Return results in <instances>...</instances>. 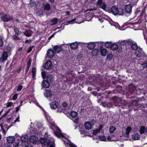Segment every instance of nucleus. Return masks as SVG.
<instances>
[{
  "label": "nucleus",
  "mask_w": 147,
  "mask_h": 147,
  "mask_svg": "<svg viewBox=\"0 0 147 147\" xmlns=\"http://www.w3.org/2000/svg\"><path fill=\"white\" fill-rule=\"evenodd\" d=\"M45 115L49 123L52 125L50 128L52 129L53 130L55 131L54 132L55 135L58 137H61L65 139V140H63L66 145V147H67L68 146L70 147H77L75 145L72 143L68 139L69 137L68 135L61 133V131L56 126L53 122H52V119L47 113H45Z\"/></svg>",
  "instance_id": "1"
},
{
  "label": "nucleus",
  "mask_w": 147,
  "mask_h": 147,
  "mask_svg": "<svg viewBox=\"0 0 147 147\" xmlns=\"http://www.w3.org/2000/svg\"><path fill=\"white\" fill-rule=\"evenodd\" d=\"M52 139H51V138L50 139L49 138H47V139L42 138L40 139V141L43 147H54L53 144V140Z\"/></svg>",
  "instance_id": "2"
},
{
  "label": "nucleus",
  "mask_w": 147,
  "mask_h": 147,
  "mask_svg": "<svg viewBox=\"0 0 147 147\" xmlns=\"http://www.w3.org/2000/svg\"><path fill=\"white\" fill-rule=\"evenodd\" d=\"M98 19L101 23L104 20H107L111 26H113L116 28H118L119 29H120L119 24L117 22H115L113 21L109 17L106 16V17L105 18H98Z\"/></svg>",
  "instance_id": "3"
},
{
  "label": "nucleus",
  "mask_w": 147,
  "mask_h": 147,
  "mask_svg": "<svg viewBox=\"0 0 147 147\" xmlns=\"http://www.w3.org/2000/svg\"><path fill=\"white\" fill-rule=\"evenodd\" d=\"M111 11L115 15H122L124 14V11L122 9H120L119 10L116 7L113 6L111 8Z\"/></svg>",
  "instance_id": "4"
},
{
  "label": "nucleus",
  "mask_w": 147,
  "mask_h": 147,
  "mask_svg": "<svg viewBox=\"0 0 147 147\" xmlns=\"http://www.w3.org/2000/svg\"><path fill=\"white\" fill-rule=\"evenodd\" d=\"M28 140V137L27 135H25L22 136L21 138V145L23 147L26 146V144Z\"/></svg>",
  "instance_id": "5"
},
{
  "label": "nucleus",
  "mask_w": 147,
  "mask_h": 147,
  "mask_svg": "<svg viewBox=\"0 0 147 147\" xmlns=\"http://www.w3.org/2000/svg\"><path fill=\"white\" fill-rule=\"evenodd\" d=\"M96 4L98 7L106 11L107 6L105 2H102V0H98L96 3Z\"/></svg>",
  "instance_id": "6"
},
{
  "label": "nucleus",
  "mask_w": 147,
  "mask_h": 147,
  "mask_svg": "<svg viewBox=\"0 0 147 147\" xmlns=\"http://www.w3.org/2000/svg\"><path fill=\"white\" fill-rule=\"evenodd\" d=\"M133 6L131 4H127L125 5L124 9L126 13L130 14L132 12V9Z\"/></svg>",
  "instance_id": "7"
},
{
  "label": "nucleus",
  "mask_w": 147,
  "mask_h": 147,
  "mask_svg": "<svg viewBox=\"0 0 147 147\" xmlns=\"http://www.w3.org/2000/svg\"><path fill=\"white\" fill-rule=\"evenodd\" d=\"M1 19L4 22H7L13 20V18L9 15H5L1 17Z\"/></svg>",
  "instance_id": "8"
},
{
  "label": "nucleus",
  "mask_w": 147,
  "mask_h": 147,
  "mask_svg": "<svg viewBox=\"0 0 147 147\" xmlns=\"http://www.w3.org/2000/svg\"><path fill=\"white\" fill-rule=\"evenodd\" d=\"M30 140L31 142L34 144H38V138L35 136H32L30 138Z\"/></svg>",
  "instance_id": "9"
},
{
  "label": "nucleus",
  "mask_w": 147,
  "mask_h": 147,
  "mask_svg": "<svg viewBox=\"0 0 147 147\" xmlns=\"http://www.w3.org/2000/svg\"><path fill=\"white\" fill-rule=\"evenodd\" d=\"M50 107L52 109H55L58 106V103L56 101H53L49 104Z\"/></svg>",
  "instance_id": "10"
},
{
  "label": "nucleus",
  "mask_w": 147,
  "mask_h": 147,
  "mask_svg": "<svg viewBox=\"0 0 147 147\" xmlns=\"http://www.w3.org/2000/svg\"><path fill=\"white\" fill-rule=\"evenodd\" d=\"M55 52L53 50L49 49L47 52V55L48 57L50 58H52L54 56Z\"/></svg>",
  "instance_id": "11"
},
{
  "label": "nucleus",
  "mask_w": 147,
  "mask_h": 147,
  "mask_svg": "<svg viewBox=\"0 0 147 147\" xmlns=\"http://www.w3.org/2000/svg\"><path fill=\"white\" fill-rule=\"evenodd\" d=\"M8 57L7 54L6 52H4L2 54V56L0 59V61L3 62L6 60Z\"/></svg>",
  "instance_id": "12"
},
{
  "label": "nucleus",
  "mask_w": 147,
  "mask_h": 147,
  "mask_svg": "<svg viewBox=\"0 0 147 147\" xmlns=\"http://www.w3.org/2000/svg\"><path fill=\"white\" fill-rule=\"evenodd\" d=\"M131 130V128L130 127H128L125 129V132L124 134V135L125 137L128 138L129 133Z\"/></svg>",
  "instance_id": "13"
},
{
  "label": "nucleus",
  "mask_w": 147,
  "mask_h": 147,
  "mask_svg": "<svg viewBox=\"0 0 147 147\" xmlns=\"http://www.w3.org/2000/svg\"><path fill=\"white\" fill-rule=\"evenodd\" d=\"M143 53L141 49L140 48H138L137 49L135 54L137 57H140L142 56Z\"/></svg>",
  "instance_id": "14"
},
{
  "label": "nucleus",
  "mask_w": 147,
  "mask_h": 147,
  "mask_svg": "<svg viewBox=\"0 0 147 147\" xmlns=\"http://www.w3.org/2000/svg\"><path fill=\"white\" fill-rule=\"evenodd\" d=\"M52 65V64L51 61H48L45 63L44 67L47 69H49Z\"/></svg>",
  "instance_id": "15"
},
{
  "label": "nucleus",
  "mask_w": 147,
  "mask_h": 147,
  "mask_svg": "<svg viewBox=\"0 0 147 147\" xmlns=\"http://www.w3.org/2000/svg\"><path fill=\"white\" fill-rule=\"evenodd\" d=\"M87 44L88 48V49L92 50L96 46V45L94 42H90L88 43H86Z\"/></svg>",
  "instance_id": "16"
},
{
  "label": "nucleus",
  "mask_w": 147,
  "mask_h": 147,
  "mask_svg": "<svg viewBox=\"0 0 147 147\" xmlns=\"http://www.w3.org/2000/svg\"><path fill=\"white\" fill-rule=\"evenodd\" d=\"M54 50L55 52L56 53H59L62 50V49L61 46L56 45L53 47Z\"/></svg>",
  "instance_id": "17"
},
{
  "label": "nucleus",
  "mask_w": 147,
  "mask_h": 147,
  "mask_svg": "<svg viewBox=\"0 0 147 147\" xmlns=\"http://www.w3.org/2000/svg\"><path fill=\"white\" fill-rule=\"evenodd\" d=\"M84 127L87 129L90 130L91 128L92 125L89 122H86L84 123Z\"/></svg>",
  "instance_id": "18"
},
{
  "label": "nucleus",
  "mask_w": 147,
  "mask_h": 147,
  "mask_svg": "<svg viewBox=\"0 0 147 147\" xmlns=\"http://www.w3.org/2000/svg\"><path fill=\"white\" fill-rule=\"evenodd\" d=\"M7 141L9 143H13L15 142V140L13 136H9L7 138Z\"/></svg>",
  "instance_id": "19"
},
{
  "label": "nucleus",
  "mask_w": 147,
  "mask_h": 147,
  "mask_svg": "<svg viewBox=\"0 0 147 147\" xmlns=\"http://www.w3.org/2000/svg\"><path fill=\"white\" fill-rule=\"evenodd\" d=\"M118 48V45L116 43H112L111 49L112 50L115 51Z\"/></svg>",
  "instance_id": "20"
},
{
  "label": "nucleus",
  "mask_w": 147,
  "mask_h": 147,
  "mask_svg": "<svg viewBox=\"0 0 147 147\" xmlns=\"http://www.w3.org/2000/svg\"><path fill=\"white\" fill-rule=\"evenodd\" d=\"M78 44L76 42H74L71 43L70 45V47L72 49H75L77 48L78 47Z\"/></svg>",
  "instance_id": "21"
},
{
  "label": "nucleus",
  "mask_w": 147,
  "mask_h": 147,
  "mask_svg": "<svg viewBox=\"0 0 147 147\" xmlns=\"http://www.w3.org/2000/svg\"><path fill=\"white\" fill-rule=\"evenodd\" d=\"M44 95L45 97L47 98H49L52 96L51 92L49 90H46L44 93Z\"/></svg>",
  "instance_id": "22"
},
{
  "label": "nucleus",
  "mask_w": 147,
  "mask_h": 147,
  "mask_svg": "<svg viewBox=\"0 0 147 147\" xmlns=\"http://www.w3.org/2000/svg\"><path fill=\"white\" fill-rule=\"evenodd\" d=\"M42 85L43 87L45 88H47L49 86V83L47 81H43L42 82Z\"/></svg>",
  "instance_id": "23"
},
{
  "label": "nucleus",
  "mask_w": 147,
  "mask_h": 147,
  "mask_svg": "<svg viewBox=\"0 0 147 147\" xmlns=\"http://www.w3.org/2000/svg\"><path fill=\"white\" fill-rule=\"evenodd\" d=\"M131 138L134 140H138L140 138V135L138 134H134L132 135Z\"/></svg>",
  "instance_id": "24"
},
{
  "label": "nucleus",
  "mask_w": 147,
  "mask_h": 147,
  "mask_svg": "<svg viewBox=\"0 0 147 147\" xmlns=\"http://www.w3.org/2000/svg\"><path fill=\"white\" fill-rule=\"evenodd\" d=\"M92 18L91 14L89 13H88L86 15V18L87 21H90Z\"/></svg>",
  "instance_id": "25"
},
{
  "label": "nucleus",
  "mask_w": 147,
  "mask_h": 147,
  "mask_svg": "<svg viewBox=\"0 0 147 147\" xmlns=\"http://www.w3.org/2000/svg\"><path fill=\"white\" fill-rule=\"evenodd\" d=\"M112 42H107L105 43V47L107 48H111Z\"/></svg>",
  "instance_id": "26"
},
{
  "label": "nucleus",
  "mask_w": 147,
  "mask_h": 147,
  "mask_svg": "<svg viewBox=\"0 0 147 147\" xmlns=\"http://www.w3.org/2000/svg\"><path fill=\"white\" fill-rule=\"evenodd\" d=\"M107 51L106 49H101L100 53L101 55L103 56H105L107 54Z\"/></svg>",
  "instance_id": "27"
},
{
  "label": "nucleus",
  "mask_w": 147,
  "mask_h": 147,
  "mask_svg": "<svg viewBox=\"0 0 147 147\" xmlns=\"http://www.w3.org/2000/svg\"><path fill=\"white\" fill-rule=\"evenodd\" d=\"M92 55L94 56H96L98 55L99 51L98 49H95L93 50L92 53Z\"/></svg>",
  "instance_id": "28"
},
{
  "label": "nucleus",
  "mask_w": 147,
  "mask_h": 147,
  "mask_svg": "<svg viewBox=\"0 0 147 147\" xmlns=\"http://www.w3.org/2000/svg\"><path fill=\"white\" fill-rule=\"evenodd\" d=\"M70 115L73 118H75L77 115V112L75 111H72L70 113Z\"/></svg>",
  "instance_id": "29"
},
{
  "label": "nucleus",
  "mask_w": 147,
  "mask_h": 147,
  "mask_svg": "<svg viewBox=\"0 0 147 147\" xmlns=\"http://www.w3.org/2000/svg\"><path fill=\"white\" fill-rule=\"evenodd\" d=\"M102 126L100 125V127H99V129H96V130H94L93 131V135H96L97 134V133H98L100 131V130L102 128Z\"/></svg>",
  "instance_id": "30"
},
{
  "label": "nucleus",
  "mask_w": 147,
  "mask_h": 147,
  "mask_svg": "<svg viewBox=\"0 0 147 147\" xmlns=\"http://www.w3.org/2000/svg\"><path fill=\"white\" fill-rule=\"evenodd\" d=\"M31 63V60L30 59L29 60V61H28V62L27 63L26 69V72H27L28 71L29 69Z\"/></svg>",
  "instance_id": "31"
},
{
  "label": "nucleus",
  "mask_w": 147,
  "mask_h": 147,
  "mask_svg": "<svg viewBox=\"0 0 147 147\" xmlns=\"http://www.w3.org/2000/svg\"><path fill=\"white\" fill-rule=\"evenodd\" d=\"M51 22L52 23L51 24V25H53L57 23V18H55L52 20L51 21Z\"/></svg>",
  "instance_id": "32"
},
{
  "label": "nucleus",
  "mask_w": 147,
  "mask_h": 147,
  "mask_svg": "<svg viewBox=\"0 0 147 147\" xmlns=\"http://www.w3.org/2000/svg\"><path fill=\"white\" fill-rule=\"evenodd\" d=\"M24 33L26 36L28 37L30 36L32 34L31 31L30 30H26Z\"/></svg>",
  "instance_id": "33"
},
{
  "label": "nucleus",
  "mask_w": 147,
  "mask_h": 147,
  "mask_svg": "<svg viewBox=\"0 0 147 147\" xmlns=\"http://www.w3.org/2000/svg\"><path fill=\"white\" fill-rule=\"evenodd\" d=\"M80 132L81 135L82 137H84L87 135L86 133L84 131L80 129Z\"/></svg>",
  "instance_id": "34"
},
{
  "label": "nucleus",
  "mask_w": 147,
  "mask_h": 147,
  "mask_svg": "<svg viewBox=\"0 0 147 147\" xmlns=\"http://www.w3.org/2000/svg\"><path fill=\"white\" fill-rule=\"evenodd\" d=\"M51 8L50 4L49 3H47L44 6V9L46 10H49Z\"/></svg>",
  "instance_id": "35"
},
{
  "label": "nucleus",
  "mask_w": 147,
  "mask_h": 147,
  "mask_svg": "<svg viewBox=\"0 0 147 147\" xmlns=\"http://www.w3.org/2000/svg\"><path fill=\"white\" fill-rule=\"evenodd\" d=\"M99 139L103 141H107L106 137L104 135L100 136H99Z\"/></svg>",
  "instance_id": "36"
},
{
  "label": "nucleus",
  "mask_w": 147,
  "mask_h": 147,
  "mask_svg": "<svg viewBox=\"0 0 147 147\" xmlns=\"http://www.w3.org/2000/svg\"><path fill=\"white\" fill-rule=\"evenodd\" d=\"M18 35L17 34H14L13 36L12 37L13 39L14 40H20V38L18 36Z\"/></svg>",
  "instance_id": "37"
},
{
  "label": "nucleus",
  "mask_w": 147,
  "mask_h": 147,
  "mask_svg": "<svg viewBox=\"0 0 147 147\" xmlns=\"http://www.w3.org/2000/svg\"><path fill=\"white\" fill-rule=\"evenodd\" d=\"M131 48L133 50H136L138 48L137 45L136 44H133L131 46Z\"/></svg>",
  "instance_id": "38"
},
{
  "label": "nucleus",
  "mask_w": 147,
  "mask_h": 147,
  "mask_svg": "<svg viewBox=\"0 0 147 147\" xmlns=\"http://www.w3.org/2000/svg\"><path fill=\"white\" fill-rule=\"evenodd\" d=\"M36 69L35 68H33L32 69V78H34L35 76L36 75Z\"/></svg>",
  "instance_id": "39"
},
{
  "label": "nucleus",
  "mask_w": 147,
  "mask_h": 147,
  "mask_svg": "<svg viewBox=\"0 0 147 147\" xmlns=\"http://www.w3.org/2000/svg\"><path fill=\"white\" fill-rule=\"evenodd\" d=\"M116 130L115 127L114 126H112L110 128L109 131L111 133H113Z\"/></svg>",
  "instance_id": "40"
},
{
  "label": "nucleus",
  "mask_w": 147,
  "mask_h": 147,
  "mask_svg": "<svg viewBox=\"0 0 147 147\" xmlns=\"http://www.w3.org/2000/svg\"><path fill=\"white\" fill-rule=\"evenodd\" d=\"M14 32L15 33V34H17V35H19L20 34V32L19 31L18 29L17 28H15L14 29Z\"/></svg>",
  "instance_id": "41"
},
{
  "label": "nucleus",
  "mask_w": 147,
  "mask_h": 147,
  "mask_svg": "<svg viewBox=\"0 0 147 147\" xmlns=\"http://www.w3.org/2000/svg\"><path fill=\"white\" fill-rule=\"evenodd\" d=\"M143 34L144 36V39L145 40L147 39V31L146 30L145 31H144L143 32Z\"/></svg>",
  "instance_id": "42"
},
{
  "label": "nucleus",
  "mask_w": 147,
  "mask_h": 147,
  "mask_svg": "<svg viewBox=\"0 0 147 147\" xmlns=\"http://www.w3.org/2000/svg\"><path fill=\"white\" fill-rule=\"evenodd\" d=\"M145 129L144 127L142 126L141 127L140 129V132L141 134H143L145 131Z\"/></svg>",
  "instance_id": "43"
},
{
  "label": "nucleus",
  "mask_w": 147,
  "mask_h": 147,
  "mask_svg": "<svg viewBox=\"0 0 147 147\" xmlns=\"http://www.w3.org/2000/svg\"><path fill=\"white\" fill-rule=\"evenodd\" d=\"M106 140H107V141H114V140L112 139V137L110 136H108L107 137Z\"/></svg>",
  "instance_id": "44"
},
{
  "label": "nucleus",
  "mask_w": 147,
  "mask_h": 147,
  "mask_svg": "<svg viewBox=\"0 0 147 147\" xmlns=\"http://www.w3.org/2000/svg\"><path fill=\"white\" fill-rule=\"evenodd\" d=\"M112 57V55L111 54H109L107 56V59L109 60H111Z\"/></svg>",
  "instance_id": "45"
},
{
  "label": "nucleus",
  "mask_w": 147,
  "mask_h": 147,
  "mask_svg": "<svg viewBox=\"0 0 147 147\" xmlns=\"http://www.w3.org/2000/svg\"><path fill=\"white\" fill-rule=\"evenodd\" d=\"M23 88V86L21 85H20L18 86L17 88V90L18 91L21 90Z\"/></svg>",
  "instance_id": "46"
},
{
  "label": "nucleus",
  "mask_w": 147,
  "mask_h": 147,
  "mask_svg": "<svg viewBox=\"0 0 147 147\" xmlns=\"http://www.w3.org/2000/svg\"><path fill=\"white\" fill-rule=\"evenodd\" d=\"M76 18H74L72 20L68 21L67 23H68L69 24H72L73 23V22L76 21Z\"/></svg>",
  "instance_id": "47"
},
{
  "label": "nucleus",
  "mask_w": 147,
  "mask_h": 147,
  "mask_svg": "<svg viewBox=\"0 0 147 147\" xmlns=\"http://www.w3.org/2000/svg\"><path fill=\"white\" fill-rule=\"evenodd\" d=\"M18 94H16L14 95L13 97V100H16L17 98Z\"/></svg>",
  "instance_id": "48"
},
{
  "label": "nucleus",
  "mask_w": 147,
  "mask_h": 147,
  "mask_svg": "<svg viewBox=\"0 0 147 147\" xmlns=\"http://www.w3.org/2000/svg\"><path fill=\"white\" fill-rule=\"evenodd\" d=\"M30 4L31 7H34L36 6V3L34 2H31Z\"/></svg>",
  "instance_id": "49"
},
{
  "label": "nucleus",
  "mask_w": 147,
  "mask_h": 147,
  "mask_svg": "<svg viewBox=\"0 0 147 147\" xmlns=\"http://www.w3.org/2000/svg\"><path fill=\"white\" fill-rule=\"evenodd\" d=\"M5 125H6V124L4 125L3 126L2 125L1 126V129H2V130L3 131V133L4 134H5V130L6 129H5L4 128V127Z\"/></svg>",
  "instance_id": "50"
},
{
  "label": "nucleus",
  "mask_w": 147,
  "mask_h": 147,
  "mask_svg": "<svg viewBox=\"0 0 147 147\" xmlns=\"http://www.w3.org/2000/svg\"><path fill=\"white\" fill-rule=\"evenodd\" d=\"M13 105L12 102H8L7 105L6 107H11L12 106V105Z\"/></svg>",
  "instance_id": "51"
},
{
  "label": "nucleus",
  "mask_w": 147,
  "mask_h": 147,
  "mask_svg": "<svg viewBox=\"0 0 147 147\" xmlns=\"http://www.w3.org/2000/svg\"><path fill=\"white\" fill-rule=\"evenodd\" d=\"M33 47H29V49H28V50L27 52L28 53H30L32 50V48Z\"/></svg>",
  "instance_id": "52"
},
{
  "label": "nucleus",
  "mask_w": 147,
  "mask_h": 147,
  "mask_svg": "<svg viewBox=\"0 0 147 147\" xmlns=\"http://www.w3.org/2000/svg\"><path fill=\"white\" fill-rule=\"evenodd\" d=\"M30 102V103H34L35 104H36L37 106H39L38 104L36 102H33L32 101Z\"/></svg>",
  "instance_id": "53"
},
{
  "label": "nucleus",
  "mask_w": 147,
  "mask_h": 147,
  "mask_svg": "<svg viewBox=\"0 0 147 147\" xmlns=\"http://www.w3.org/2000/svg\"><path fill=\"white\" fill-rule=\"evenodd\" d=\"M62 105L64 107H66L67 106V105L66 102H64L63 103Z\"/></svg>",
  "instance_id": "54"
},
{
  "label": "nucleus",
  "mask_w": 147,
  "mask_h": 147,
  "mask_svg": "<svg viewBox=\"0 0 147 147\" xmlns=\"http://www.w3.org/2000/svg\"><path fill=\"white\" fill-rule=\"evenodd\" d=\"M20 121V120H19V117H18V118H16V119L15 120V121H14V123H15L17 122H19Z\"/></svg>",
  "instance_id": "55"
},
{
  "label": "nucleus",
  "mask_w": 147,
  "mask_h": 147,
  "mask_svg": "<svg viewBox=\"0 0 147 147\" xmlns=\"http://www.w3.org/2000/svg\"><path fill=\"white\" fill-rule=\"evenodd\" d=\"M65 13L66 14V15H69L70 14V12L68 11H66L65 12Z\"/></svg>",
  "instance_id": "56"
},
{
  "label": "nucleus",
  "mask_w": 147,
  "mask_h": 147,
  "mask_svg": "<svg viewBox=\"0 0 147 147\" xmlns=\"http://www.w3.org/2000/svg\"><path fill=\"white\" fill-rule=\"evenodd\" d=\"M3 45V42L2 39H0V47L2 46Z\"/></svg>",
  "instance_id": "57"
},
{
  "label": "nucleus",
  "mask_w": 147,
  "mask_h": 147,
  "mask_svg": "<svg viewBox=\"0 0 147 147\" xmlns=\"http://www.w3.org/2000/svg\"><path fill=\"white\" fill-rule=\"evenodd\" d=\"M5 147H11V146L10 144H6L5 145Z\"/></svg>",
  "instance_id": "58"
},
{
  "label": "nucleus",
  "mask_w": 147,
  "mask_h": 147,
  "mask_svg": "<svg viewBox=\"0 0 147 147\" xmlns=\"http://www.w3.org/2000/svg\"><path fill=\"white\" fill-rule=\"evenodd\" d=\"M41 74L42 77L43 78H44L45 76V73L44 72H42Z\"/></svg>",
  "instance_id": "59"
},
{
  "label": "nucleus",
  "mask_w": 147,
  "mask_h": 147,
  "mask_svg": "<svg viewBox=\"0 0 147 147\" xmlns=\"http://www.w3.org/2000/svg\"><path fill=\"white\" fill-rule=\"evenodd\" d=\"M73 121L74 122V123H78V118H76L75 119V120H74Z\"/></svg>",
  "instance_id": "60"
},
{
  "label": "nucleus",
  "mask_w": 147,
  "mask_h": 147,
  "mask_svg": "<svg viewBox=\"0 0 147 147\" xmlns=\"http://www.w3.org/2000/svg\"><path fill=\"white\" fill-rule=\"evenodd\" d=\"M20 108V106H18V107H16V111L18 112Z\"/></svg>",
  "instance_id": "61"
},
{
  "label": "nucleus",
  "mask_w": 147,
  "mask_h": 147,
  "mask_svg": "<svg viewBox=\"0 0 147 147\" xmlns=\"http://www.w3.org/2000/svg\"><path fill=\"white\" fill-rule=\"evenodd\" d=\"M7 113L5 114L4 115L2 116L0 118V120L4 117L7 115Z\"/></svg>",
  "instance_id": "62"
},
{
  "label": "nucleus",
  "mask_w": 147,
  "mask_h": 147,
  "mask_svg": "<svg viewBox=\"0 0 147 147\" xmlns=\"http://www.w3.org/2000/svg\"><path fill=\"white\" fill-rule=\"evenodd\" d=\"M21 70V68H20L17 70V71L18 73H19L20 71Z\"/></svg>",
  "instance_id": "63"
},
{
  "label": "nucleus",
  "mask_w": 147,
  "mask_h": 147,
  "mask_svg": "<svg viewBox=\"0 0 147 147\" xmlns=\"http://www.w3.org/2000/svg\"><path fill=\"white\" fill-rule=\"evenodd\" d=\"M108 106L109 107H111L112 106V105L111 103H109L108 104Z\"/></svg>",
  "instance_id": "64"
}]
</instances>
